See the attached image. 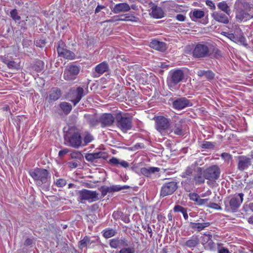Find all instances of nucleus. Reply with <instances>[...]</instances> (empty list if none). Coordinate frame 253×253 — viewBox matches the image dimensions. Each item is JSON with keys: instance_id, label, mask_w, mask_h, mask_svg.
I'll use <instances>...</instances> for the list:
<instances>
[{"instance_id": "f257e3e1", "label": "nucleus", "mask_w": 253, "mask_h": 253, "mask_svg": "<svg viewBox=\"0 0 253 253\" xmlns=\"http://www.w3.org/2000/svg\"><path fill=\"white\" fill-rule=\"evenodd\" d=\"M197 165V163L195 162L194 164L187 167L180 174V176L183 178L181 181V187L186 192H190L194 190L196 185L203 184L205 182V179L214 181L219 177L220 170L216 165L211 166L203 171L202 168L198 167L197 169V172L193 174L194 168Z\"/></svg>"}, {"instance_id": "f03ea898", "label": "nucleus", "mask_w": 253, "mask_h": 253, "mask_svg": "<svg viewBox=\"0 0 253 253\" xmlns=\"http://www.w3.org/2000/svg\"><path fill=\"white\" fill-rule=\"evenodd\" d=\"M252 4L247 2L236 1L235 3L234 8L235 18L237 22H245L253 18V16L249 13L252 7Z\"/></svg>"}, {"instance_id": "7ed1b4c3", "label": "nucleus", "mask_w": 253, "mask_h": 253, "mask_svg": "<svg viewBox=\"0 0 253 253\" xmlns=\"http://www.w3.org/2000/svg\"><path fill=\"white\" fill-rule=\"evenodd\" d=\"M28 173L33 179L36 185L38 187L48 184L50 181V173L48 170L45 169L37 168L30 170Z\"/></svg>"}, {"instance_id": "20e7f679", "label": "nucleus", "mask_w": 253, "mask_h": 253, "mask_svg": "<svg viewBox=\"0 0 253 253\" xmlns=\"http://www.w3.org/2000/svg\"><path fill=\"white\" fill-rule=\"evenodd\" d=\"M184 73L182 69H177L171 70L167 78V84L170 89L174 88L175 86L184 79Z\"/></svg>"}, {"instance_id": "39448f33", "label": "nucleus", "mask_w": 253, "mask_h": 253, "mask_svg": "<svg viewBox=\"0 0 253 253\" xmlns=\"http://www.w3.org/2000/svg\"><path fill=\"white\" fill-rule=\"evenodd\" d=\"M211 46L208 42H201L197 44L194 47L192 54L196 58H203L209 57L211 55Z\"/></svg>"}, {"instance_id": "423d86ee", "label": "nucleus", "mask_w": 253, "mask_h": 253, "mask_svg": "<svg viewBox=\"0 0 253 253\" xmlns=\"http://www.w3.org/2000/svg\"><path fill=\"white\" fill-rule=\"evenodd\" d=\"M64 144L66 146L78 149L83 145V139L79 132H74L64 136Z\"/></svg>"}, {"instance_id": "0eeeda50", "label": "nucleus", "mask_w": 253, "mask_h": 253, "mask_svg": "<svg viewBox=\"0 0 253 253\" xmlns=\"http://www.w3.org/2000/svg\"><path fill=\"white\" fill-rule=\"evenodd\" d=\"M117 126L122 131L130 129L132 127V117L122 114L121 112L116 115Z\"/></svg>"}, {"instance_id": "6e6552de", "label": "nucleus", "mask_w": 253, "mask_h": 253, "mask_svg": "<svg viewBox=\"0 0 253 253\" xmlns=\"http://www.w3.org/2000/svg\"><path fill=\"white\" fill-rule=\"evenodd\" d=\"M244 195L239 193L231 198L227 203H225V210L227 211L236 212L243 201Z\"/></svg>"}, {"instance_id": "1a4fd4ad", "label": "nucleus", "mask_w": 253, "mask_h": 253, "mask_svg": "<svg viewBox=\"0 0 253 253\" xmlns=\"http://www.w3.org/2000/svg\"><path fill=\"white\" fill-rule=\"evenodd\" d=\"M80 71V67L71 64L68 65L64 70L63 78L66 81H72L76 79Z\"/></svg>"}, {"instance_id": "9d476101", "label": "nucleus", "mask_w": 253, "mask_h": 253, "mask_svg": "<svg viewBox=\"0 0 253 253\" xmlns=\"http://www.w3.org/2000/svg\"><path fill=\"white\" fill-rule=\"evenodd\" d=\"M177 183L175 181L165 183L161 187L160 196L162 197L172 194L177 189Z\"/></svg>"}, {"instance_id": "9b49d317", "label": "nucleus", "mask_w": 253, "mask_h": 253, "mask_svg": "<svg viewBox=\"0 0 253 253\" xmlns=\"http://www.w3.org/2000/svg\"><path fill=\"white\" fill-rule=\"evenodd\" d=\"M85 95L84 89L82 87L74 88L70 90L69 92V101L72 102L74 106H76Z\"/></svg>"}, {"instance_id": "f8f14e48", "label": "nucleus", "mask_w": 253, "mask_h": 253, "mask_svg": "<svg viewBox=\"0 0 253 253\" xmlns=\"http://www.w3.org/2000/svg\"><path fill=\"white\" fill-rule=\"evenodd\" d=\"M98 193L96 191L87 189H83L79 192V198L81 200H86L89 202H93L99 200Z\"/></svg>"}, {"instance_id": "ddd939ff", "label": "nucleus", "mask_w": 253, "mask_h": 253, "mask_svg": "<svg viewBox=\"0 0 253 253\" xmlns=\"http://www.w3.org/2000/svg\"><path fill=\"white\" fill-rule=\"evenodd\" d=\"M57 50L59 56L61 57L70 60L75 58V54L66 48L64 42L62 41H60L58 42Z\"/></svg>"}, {"instance_id": "4468645a", "label": "nucleus", "mask_w": 253, "mask_h": 253, "mask_svg": "<svg viewBox=\"0 0 253 253\" xmlns=\"http://www.w3.org/2000/svg\"><path fill=\"white\" fill-rule=\"evenodd\" d=\"M155 124L156 129L162 133L169 127L170 121L168 119L160 116L156 118Z\"/></svg>"}, {"instance_id": "2eb2a0df", "label": "nucleus", "mask_w": 253, "mask_h": 253, "mask_svg": "<svg viewBox=\"0 0 253 253\" xmlns=\"http://www.w3.org/2000/svg\"><path fill=\"white\" fill-rule=\"evenodd\" d=\"M192 105V103L190 100L185 97L178 98L172 102L173 108L177 110H181Z\"/></svg>"}, {"instance_id": "dca6fc26", "label": "nucleus", "mask_w": 253, "mask_h": 253, "mask_svg": "<svg viewBox=\"0 0 253 253\" xmlns=\"http://www.w3.org/2000/svg\"><path fill=\"white\" fill-rule=\"evenodd\" d=\"M115 118L111 113H104L102 114L99 119V122L103 127L109 126H111L114 122Z\"/></svg>"}, {"instance_id": "f3484780", "label": "nucleus", "mask_w": 253, "mask_h": 253, "mask_svg": "<svg viewBox=\"0 0 253 253\" xmlns=\"http://www.w3.org/2000/svg\"><path fill=\"white\" fill-rule=\"evenodd\" d=\"M111 9L114 13L118 14L129 11L130 9V7L128 3L123 2L116 4Z\"/></svg>"}, {"instance_id": "a211bd4d", "label": "nucleus", "mask_w": 253, "mask_h": 253, "mask_svg": "<svg viewBox=\"0 0 253 253\" xmlns=\"http://www.w3.org/2000/svg\"><path fill=\"white\" fill-rule=\"evenodd\" d=\"M109 245L112 248L117 249L118 248L128 246L127 240L125 238H114L110 240Z\"/></svg>"}, {"instance_id": "6ab92c4d", "label": "nucleus", "mask_w": 253, "mask_h": 253, "mask_svg": "<svg viewBox=\"0 0 253 253\" xmlns=\"http://www.w3.org/2000/svg\"><path fill=\"white\" fill-rule=\"evenodd\" d=\"M251 165V159L246 156H242L239 157L238 169L240 171L247 169Z\"/></svg>"}, {"instance_id": "aec40b11", "label": "nucleus", "mask_w": 253, "mask_h": 253, "mask_svg": "<svg viewBox=\"0 0 253 253\" xmlns=\"http://www.w3.org/2000/svg\"><path fill=\"white\" fill-rule=\"evenodd\" d=\"M211 17L217 22L227 24L229 23L228 16L220 11H214L211 14Z\"/></svg>"}, {"instance_id": "412c9836", "label": "nucleus", "mask_w": 253, "mask_h": 253, "mask_svg": "<svg viewBox=\"0 0 253 253\" xmlns=\"http://www.w3.org/2000/svg\"><path fill=\"white\" fill-rule=\"evenodd\" d=\"M199 244V239L198 236L193 235L189 238L186 241L181 244L183 247H186L190 249H193Z\"/></svg>"}, {"instance_id": "4be33fe9", "label": "nucleus", "mask_w": 253, "mask_h": 253, "mask_svg": "<svg viewBox=\"0 0 253 253\" xmlns=\"http://www.w3.org/2000/svg\"><path fill=\"white\" fill-rule=\"evenodd\" d=\"M62 94L61 91L58 87L52 88L48 92V98L49 102H53L60 98Z\"/></svg>"}, {"instance_id": "5701e85b", "label": "nucleus", "mask_w": 253, "mask_h": 253, "mask_svg": "<svg viewBox=\"0 0 253 253\" xmlns=\"http://www.w3.org/2000/svg\"><path fill=\"white\" fill-rule=\"evenodd\" d=\"M109 70V67L108 63L106 61H103L98 64L95 67V71L99 76L102 75L105 72H108Z\"/></svg>"}, {"instance_id": "b1692460", "label": "nucleus", "mask_w": 253, "mask_h": 253, "mask_svg": "<svg viewBox=\"0 0 253 253\" xmlns=\"http://www.w3.org/2000/svg\"><path fill=\"white\" fill-rule=\"evenodd\" d=\"M152 11L150 15L156 19H160L164 17V12L163 9L157 6H154L151 8Z\"/></svg>"}, {"instance_id": "393cba45", "label": "nucleus", "mask_w": 253, "mask_h": 253, "mask_svg": "<svg viewBox=\"0 0 253 253\" xmlns=\"http://www.w3.org/2000/svg\"><path fill=\"white\" fill-rule=\"evenodd\" d=\"M130 188V186L127 185L121 186L120 185H113L110 186H105V189L107 193H110L115 192H118L122 190L127 189Z\"/></svg>"}, {"instance_id": "a878e982", "label": "nucleus", "mask_w": 253, "mask_h": 253, "mask_svg": "<svg viewBox=\"0 0 253 253\" xmlns=\"http://www.w3.org/2000/svg\"><path fill=\"white\" fill-rule=\"evenodd\" d=\"M151 46L159 51H163L166 49V43L157 40L152 41L150 43Z\"/></svg>"}, {"instance_id": "bb28decb", "label": "nucleus", "mask_w": 253, "mask_h": 253, "mask_svg": "<svg viewBox=\"0 0 253 253\" xmlns=\"http://www.w3.org/2000/svg\"><path fill=\"white\" fill-rule=\"evenodd\" d=\"M109 163L113 166H117L120 165L121 167L125 168H126L129 166V164L127 162L124 160L120 161L118 159L115 157H112L109 160Z\"/></svg>"}, {"instance_id": "cd10ccee", "label": "nucleus", "mask_w": 253, "mask_h": 253, "mask_svg": "<svg viewBox=\"0 0 253 253\" xmlns=\"http://www.w3.org/2000/svg\"><path fill=\"white\" fill-rule=\"evenodd\" d=\"M210 225V222L204 223H195L191 222L190 226L193 229H196L198 231H201L205 228L207 227Z\"/></svg>"}, {"instance_id": "c85d7f7f", "label": "nucleus", "mask_w": 253, "mask_h": 253, "mask_svg": "<svg viewBox=\"0 0 253 253\" xmlns=\"http://www.w3.org/2000/svg\"><path fill=\"white\" fill-rule=\"evenodd\" d=\"M218 9L224 12L227 15H229L231 13V10L229 6L226 1H222L217 4Z\"/></svg>"}, {"instance_id": "c756f323", "label": "nucleus", "mask_w": 253, "mask_h": 253, "mask_svg": "<svg viewBox=\"0 0 253 253\" xmlns=\"http://www.w3.org/2000/svg\"><path fill=\"white\" fill-rule=\"evenodd\" d=\"M159 171V168L155 167H151L149 168H142L140 169L141 173L145 176H149L152 173Z\"/></svg>"}, {"instance_id": "7c9ffc66", "label": "nucleus", "mask_w": 253, "mask_h": 253, "mask_svg": "<svg viewBox=\"0 0 253 253\" xmlns=\"http://www.w3.org/2000/svg\"><path fill=\"white\" fill-rule=\"evenodd\" d=\"M121 21H130L132 22H137L139 20V18L133 14L127 13L120 15Z\"/></svg>"}, {"instance_id": "2f4dec72", "label": "nucleus", "mask_w": 253, "mask_h": 253, "mask_svg": "<svg viewBox=\"0 0 253 253\" xmlns=\"http://www.w3.org/2000/svg\"><path fill=\"white\" fill-rule=\"evenodd\" d=\"M92 243V241H91L90 238L87 236H85L79 242V248L82 250L84 248L89 247Z\"/></svg>"}, {"instance_id": "473e14b6", "label": "nucleus", "mask_w": 253, "mask_h": 253, "mask_svg": "<svg viewBox=\"0 0 253 253\" xmlns=\"http://www.w3.org/2000/svg\"><path fill=\"white\" fill-rule=\"evenodd\" d=\"M204 15V11L201 9H195L192 12L190 13V17L193 21L200 19L203 17Z\"/></svg>"}, {"instance_id": "72a5a7b5", "label": "nucleus", "mask_w": 253, "mask_h": 253, "mask_svg": "<svg viewBox=\"0 0 253 253\" xmlns=\"http://www.w3.org/2000/svg\"><path fill=\"white\" fill-rule=\"evenodd\" d=\"M59 106L61 110L66 115L69 114L72 109V105L69 103L66 102H61Z\"/></svg>"}, {"instance_id": "f704fd0d", "label": "nucleus", "mask_w": 253, "mask_h": 253, "mask_svg": "<svg viewBox=\"0 0 253 253\" xmlns=\"http://www.w3.org/2000/svg\"><path fill=\"white\" fill-rule=\"evenodd\" d=\"M239 34L238 35H237L235 42L236 43H240L241 44L244 46H247L248 44L247 43V41L246 38L243 35L241 30H239Z\"/></svg>"}, {"instance_id": "c9c22d12", "label": "nucleus", "mask_w": 253, "mask_h": 253, "mask_svg": "<svg viewBox=\"0 0 253 253\" xmlns=\"http://www.w3.org/2000/svg\"><path fill=\"white\" fill-rule=\"evenodd\" d=\"M103 236L105 238H110L115 236L117 233V231L115 229L109 228H106L105 229L103 230Z\"/></svg>"}, {"instance_id": "e433bc0d", "label": "nucleus", "mask_w": 253, "mask_h": 253, "mask_svg": "<svg viewBox=\"0 0 253 253\" xmlns=\"http://www.w3.org/2000/svg\"><path fill=\"white\" fill-rule=\"evenodd\" d=\"M216 251L217 253H232V251H229V250L221 243H217Z\"/></svg>"}, {"instance_id": "4c0bfd02", "label": "nucleus", "mask_w": 253, "mask_h": 253, "mask_svg": "<svg viewBox=\"0 0 253 253\" xmlns=\"http://www.w3.org/2000/svg\"><path fill=\"white\" fill-rule=\"evenodd\" d=\"M84 117L86 120V122L91 126H95L98 123L97 120L92 115L85 114Z\"/></svg>"}, {"instance_id": "58836bf2", "label": "nucleus", "mask_w": 253, "mask_h": 253, "mask_svg": "<svg viewBox=\"0 0 253 253\" xmlns=\"http://www.w3.org/2000/svg\"><path fill=\"white\" fill-rule=\"evenodd\" d=\"M94 139L93 136L89 133L86 132L83 140L82 147L87 145Z\"/></svg>"}, {"instance_id": "ea45409f", "label": "nucleus", "mask_w": 253, "mask_h": 253, "mask_svg": "<svg viewBox=\"0 0 253 253\" xmlns=\"http://www.w3.org/2000/svg\"><path fill=\"white\" fill-rule=\"evenodd\" d=\"M10 17L15 22L21 19L20 16L18 14V10L16 9H13L10 11Z\"/></svg>"}, {"instance_id": "a19ab883", "label": "nucleus", "mask_w": 253, "mask_h": 253, "mask_svg": "<svg viewBox=\"0 0 253 253\" xmlns=\"http://www.w3.org/2000/svg\"><path fill=\"white\" fill-rule=\"evenodd\" d=\"M173 131L174 134L178 135H181L183 134L181 125L175 124Z\"/></svg>"}, {"instance_id": "79ce46f5", "label": "nucleus", "mask_w": 253, "mask_h": 253, "mask_svg": "<svg viewBox=\"0 0 253 253\" xmlns=\"http://www.w3.org/2000/svg\"><path fill=\"white\" fill-rule=\"evenodd\" d=\"M3 62L6 64L7 67L10 69H17V65L16 62L14 61H5Z\"/></svg>"}, {"instance_id": "37998d69", "label": "nucleus", "mask_w": 253, "mask_h": 253, "mask_svg": "<svg viewBox=\"0 0 253 253\" xmlns=\"http://www.w3.org/2000/svg\"><path fill=\"white\" fill-rule=\"evenodd\" d=\"M207 247L210 251H216L217 244L211 240L208 242Z\"/></svg>"}, {"instance_id": "c03bdc74", "label": "nucleus", "mask_w": 253, "mask_h": 253, "mask_svg": "<svg viewBox=\"0 0 253 253\" xmlns=\"http://www.w3.org/2000/svg\"><path fill=\"white\" fill-rule=\"evenodd\" d=\"M119 253H135V250L133 247L123 248Z\"/></svg>"}, {"instance_id": "a18cd8bd", "label": "nucleus", "mask_w": 253, "mask_h": 253, "mask_svg": "<svg viewBox=\"0 0 253 253\" xmlns=\"http://www.w3.org/2000/svg\"><path fill=\"white\" fill-rule=\"evenodd\" d=\"M85 158L88 162H93L94 160L97 159L95 153L86 154L85 155Z\"/></svg>"}, {"instance_id": "49530a36", "label": "nucleus", "mask_w": 253, "mask_h": 253, "mask_svg": "<svg viewBox=\"0 0 253 253\" xmlns=\"http://www.w3.org/2000/svg\"><path fill=\"white\" fill-rule=\"evenodd\" d=\"M214 145V144L211 142L209 141H205L202 144V148L204 149H212L213 148Z\"/></svg>"}, {"instance_id": "de8ad7c7", "label": "nucleus", "mask_w": 253, "mask_h": 253, "mask_svg": "<svg viewBox=\"0 0 253 253\" xmlns=\"http://www.w3.org/2000/svg\"><path fill=\"white\" fill-rule=\"evenodd\" d=\"M207 207L216 210H221V208L218 204L210 202L208 205H206Z\"/></svg>"}, {"instance_id": "09e8293b", "label": "nucleus", "mask_w": 253, "mask_h": 253, "mask_svg": "<svg viewBox=\"0 0 253 253\" xmlns=\"http://www.w3.org/2000/svg\"><path fill=\"white\" fill-rule=\"evenodd\" d=\"M223 35H224L225 37L229 39L232 41L235 42V41L236 40V34H234L232 33H229L227 32H223Z\"/></svg>"}, {"instance_id": "8fccbe9b", "label": "nucleus", "mask_w": 253, "mask_h": 253, "mask_svg": "<svg viewBox=\"0 0 253 253\" xmlns=\"http://www.w3.org/2000/svg\"><path fill=\"white\" fill-rule=\"evenodd\" d=\"M188 196L191 200L195 202L196 203L200 197L199 195L196 193H190L189 194Z\"/></svg>"}, {"instance_id": "3c124183", "label": "nucleus", "mask_w": 253, "mask_h": 253, "mask_svg": "<svg viewBox=\"0 0 253 253\" xmlns=\"http://www.w3.org/2000/svg\"><path fill=\"white\" fill-rule=\"evenodd\" d=\"M66 184V181L64 179L60 178L57 179L56 182V185L58 187H62L65 186Z\"/></svg>"}, {"instance_id": "603ef678", "label": "nucleus", "mask_w": 253, "mask_h": 253, "mask_svg": "<svg viewBox=\"0 0 253 253\" xmlns=\"http://www.w3.org/2000/svg\"><path fill=\"white\" fill-rule=\"evenodd\" d=\"M186 210V209L185 208L179 205H175L173 209L174 212H180L181 213L183 212V211Z\"/></svg>"}, {"instance_id": "864d4df0", "label": "nucleus", "mask_w": 253, "mask_h": 253, "mask_svg": "<svg viewBox=\"0 0 253 253\" xmlns=\"http://www.w3.org/2000/svg\"><path fill=\"white\" fill-rule=\"evenodd\" d=\"M45 40L44 39L37 40L35 41L36 46L40 47H43L45 45Z\"/></svg>"}, {"instance_id": "5fc2aeb1", "label": "nucleus", "mask_w": 253, "mask_h": 253, "mask_svg": "<svg viewBox=\"0 0 253 253\" xmlns=\"http://www.w3.org/2000/svg\"><path fill=\"white\" fill-rule=\"evenodd\" d=\"M209 201V199H201L200 197L198 200V202L197 203V205L199 206H203L205 205L206 204H208V202Z\"/></svg>"}, {"instance_id": "6e6d98bb", "label": "nucleus", "mask_w": 253, "mask_h": 253, "mask_svg": "<svg viewBox=\"0 0 253 253\" xmlns=\"http://www.w3.org/2000/svg\"><path fill=\"white\" fill-rule=\"evenodd\" d=\"M96 155V158L97 159L102 158L103 159H106V153L104 152L99 151L98 152H95Z\"/></svg>"}, {"instance_id": "4d7b16f0", "label": "nucleus", "mask_w": 253, "mask_h": 253, "mask_svg": "<svg viewBox=\"0 0 253 253\" xmlns=\"http://www.w3.org/2000/svg\"><path fill=\"white\" fill-rule=\"evenodd\" d=\"M205 77L209 80H212L214 77V74L210 70L206 71Z\"/></svg>"}, {"instance_id": "13d9d810", "label": "nucleus", "mask_w": 253, "mask_h": 253, "mask_svg": "<svg viewBox=\"0 0 253 253\" xmlns=\"http://www.w3.org/2000/svg\"><path fill=\"white\" fill-rule=\"evenodd\" d=\"M206 4L207 6H208L209 7H210V8L213 10H214L216 8V7H215V5L214 4V3H213V2L211 0H207L206 1Z\"/></svg>"}, {"instance_id": "bf43d9fd", "label": "nucleus", "mask_w": 253, "mask_h": 253, "mask_svg": "<svg viewBox=\"0 0 253 253\" xmlns=\"http://www.w3.org/2000/svg\"><path fill=\"white\" fill-rule=\"evenodd\" d=\"M120 21H121L120 15H116L112 17L109 20L107 21V22L113 23Z\"/></svg>"}, {"instance_id": "052dcab7", "label": "nucleus", "mask_w": 253, "mask_h": 253, "mask_svg": "<svg viewBox=\"0 0 253 253\" xmlns=\"http://www.w3.org/2000/svg\"><path fill=\"white\" fill-rule=\"evenodd\" d=\"M142 227L144 230L148 232L150 234V237H152L153 232L151 227L149 225H143Z\"/></svg>"}, {"instance_id": "680f3d73", "label": "nucleus", "mask_w": 253, "mask_h": 253, "mask_svg": "<svg viewBox=\"0 0 253 253\" xmlns=\"http://www.w3.org/2000/svg\"><path fill=\"white\" fill-rule=\"evenodd\" d=\"M69 152V150L67 148L61 150L58 153V156L60 157H63L65 155L67 154Z\"/></svg>"}, {"instance_id": "e2e57ef3", "label": "nucleus", "mask_w": 253, "mask_h": 253, "mask_svg": "<svg viewBox=\"0 0 253 253\" xmlns=\"http://www.w3.org/2000/svg\"><path fill=\"white\" fill-rule=\"evenodd\" d=\"M81 155L80 152H74L70 154L72 159H78Z\"/></svg>"}, {"instance_id": "0e129e2a", "label": "nucleus", "mask_w": 253, "mask_h": 253, "mask_svg": "<svg viewBox=\"0 0 253 253\" xmlns=\"http://www.w3.org/2000/svg\"><path fill=\"white\" fill-rule=\"evenodd\" d=\"M68 166L70 169H75L78 166V164L75 162H70L67 163Z\"/></svg>"}, {"instance_id": "69168bd1", "label": "nucleus", "mask_w": 253, "mask_h": 253, "mask_svg": "<svg viewBox=\"0 0 253 253\" xmlns=\"http://www.w3.org/2000/svg\"><path fill=\"white\" fill-rule=\"evenodd\" d=\"M122 213L119 211H114L112 214L114 219L117 220L119 219L122 215Z\"/></svg>"}, {"instance_id": "338daca9", "label": "nucleus", "mask_w": 253, "mask_h": 253, "mask_svg": "<svg viewBox=\"0 0 253 253\" xmlns=\"http://www.w3.org/2000/svg\"><path fill=\"white\" fill-rule=\"evenodd\" d=\"M175 18L179 21H184L185 20L186 17L183 14H179L176 16Z\"/></svg>"}, {"instance_id": "774afa93", "label": "nucleus", "mask_w": 253, "mask_h": 253, "mask_svg": "<svg viewBox=\"0 0 253 253\" xmlns=\"http://www.w3.org/2000/svg\"><path fill=\"white\" fill-rule=\"evenodd\" d=\"M221 157H223L225 159H226L228 162L231 160L232 157L231 156L226 153H223L221 154Z\"/></svg>"}]
</instances>
